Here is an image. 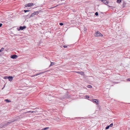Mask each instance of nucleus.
I'll return each instance as SVG.
<instances>
[{
    "instance_id": "obj_7",
    "label": "nucleus",
    "mask_w": 130,
    "mask_h": 130,
    "mask_svg": "<svg viewBox=\"0 0 130 130\" xmlns=\"http://www.w3.org/2000/svg\"><path fill=\"white\" fill-rule=\"evenodd\" d=\"M75 72L77 73L78 74H79L81 75H83L84 74V73L83 72H79V71H75Z\"/></svg>"
},
{
    "instance_id": "obj_21",
    "label": "nucleus",
    "mask_w": 130,
    "mask_h": 130,
    "mask_svg": "<svg viewBox=\"0 0 130 130\" xmlns=\"http://www.w3.org/2000/svg\"><path fill=\"white\" fill-rule=\"evenodd\" d=\"M113 125V124L112 123H111L110 124V125H109V127H112Z\"/></svg>"
},
{
    "instance_id": "obj_11",
    "label": "nucleus",
    "mask_w": 130,
    "mask_h": 130,
    "mask_svg": "<svg viewBox=\"0 0 130 130\" xmlns=\"http://www.w3.org/2000/svg\"><path fill=\"white\" fill-rule=\"evenodd\" d=\"M51 62V64L50 65V66H53L55 64V63L54 62Z\"/></svg>"
},
{
    "instance_id": "obj_17",
    "label": "nucleus",
    "mask_w": 130,
    "mask_h": 130,
    "mask_svg": "<svg viewBox=\"0 0 130 130\" xmlns=\"http://www.w3.org/2000/svg\"><path fill=\"white\" fill-rule=\"evenodd\" d=\"M4 48H2L0 50V52L3 51L4 50Z\"/></svg>"
},
{
    "instance_id": "obj_32",
    "label": "nucleus",
    "mask_w": 130,
    "mask_h": 130,
    "mask_svg": "<svg viewBox=\"0 0 130 130\" xmlns=\"http://www.w3.org/2000/svg\"><path fill=\"white\" fill-rule=\"evenodd\" d=\"M29 14L28 15H27V16H28Z\"/></svg>"
},
{
    "instance_id": "obj_29",
    "label": "nucleus",
    "mask_w": 130,
    "mask_h": 130,
    "mask_svg": "<svg viewBox=\"0 0 130 130\" xmlns=\"http://www.w3.org/2000/svg\"><path fill=\"white\" fill-rule=\"evenodd\" d=\"M51 7V8H50V9H51V8H54V7Z\"/></svg>"
},
{
    "instance_id": "obj_28",
    "label": "nucleus",
    "mask_w": 130,
    "mask_h": 130,
    "mask_svg": "<svg viewBox=\"0 0 130 130\" xmlns=\"http://www.w3.org/2000/svg\"><path fill=\"white\" fill-rule=\"evenodd\" d=\"M87 87L88 88H89V85H88L87 86Z\"/></svg>"
},
{
    "instance_id": "obj_1",
    "label": "nucleus",
    "mask_w": 130,
    "mask_h": 130,
    "mask_svg": "<svg viewBox=\"0 0 130 130\" xmlns=\"http://www.w3.org/2000/svg\"><path fill=\"white\" fill-rule=\"evenodd\" d=\"M91 100H90V101H91L92 102H95L96 103V105H99L98 103L99 101L98 100L95 99H91Z\"/></svg>"
},
{
    "instance_id": "obj_14",
    "label": "nucleus",
    "mask_w": 130,
    "mask_h": 130,
    "mask_svg": "<svg viewBox=\"0 0 130 130\" xmlns=\"http://www.w3.org/2000/svg\"><path fill=\"white\" fill-rule=\"evenodd\" d=\"M24 12L25 13L26 12H29L30 11L29 10H24Z\"/></svg>"
},
{
    "instance_id": "obj_2",
    "label": "nucleus",
    "mask_w": 130,
    "mask_h": 130,
    "mask_svg": "<svg viewBox=\"0 0 130 130\" xmlns=\"http://www.w3.org/2000/svg\"><path fill=\"white\" fill-rule=\"evenodd\" d=\"M95 35H96L97 36H103V35L101 34V33L99 31H97L95 33Z\"/></svg>"
},
{
    "instance_id": "obj_31",
    "label": "nucleus",
    "mask_w": 130,
    "mask_h": 130,
    "mask_svg": "<svg viewBox=\"0 0 130 130\" xmlns=\"http://www.w3.org/2000/svg\"><path fill=\"white\" fill-rule=\"evenodd\" d=\"M33 112V111H32V112Z\"/></svg>"
},
{
    "instance_id": "obj_5",
    "label": "nucleus",
    "mask_w": 130,
    "mask_h": 130,
    "mask_svg": "<svg viewBox=\"0 0 130 130\" xmlns=\"http://www.w3.org/2000/svg\"><path fill=\"white\" fill-rule=\"evenodd\" d=\"M18 57V56L15 55H12L11 56V58L14 59H16L17 57Z\"/></svg>"
},
{
    "instance_id": "obj_15",
    "label": "nucleus",
    "mask_w": 130,
    "mask_h": 130,
    "mask_svg": "<svg viewBox=\"0 0 130 130\" xmlns=\"http://www.w3.org/2000/svg\"><path fill=\"white\" fill-rule=\"evenodd\" d=\"M35 15L38 14L39 13V12L38 11H36L34 12Z\"/></svg>"
},
{
    "instance_id": "obj_8",
    "label": "nucleus",
    "mask_w": 130,
    "mask_h": 130,
    "mask_svg": "<svg viewBox=\"0 0 130 130\" xmlns=\"http://www.w3.org/2000/svg\"><path fill=\"white\" fill-rule=\"evenodd\" d=\"M13 78V77L12 76H9L8 77V79L10 81H11Z\"/></svg>"
},
{
    "instance_id": "obj_27",
    "label": "nucleus",
    "mask_w": 130,
    "mask_h": 130,
    "mask_svg": "<svg viewBox=\"0 0 130 130\" xmlns=\"http://www.w3.org/2000/svg\"><path fill=\"white\" fill-rule=\"evenodd\" d=\"M92 86H91L90 85V89L92 88Z\"/></svg>"
},
{
    "instance_id": "obj_30",
    "label": "nucleus",
    "mask_w": 130,
    "mask_h": 130,
    "mask_svg": "<svg viewBox=\"0 0 130 130\" xmlns=\"http://www.w3.org/2000/svg\"><path fill=\"white\" fill-rule=\"evenodd\" d=\"M86 28H84V30H86Z\"/></svg>"
},
{
    "instance_id": "obj_19",
    "label": "nucleus",
    "mask_w": 130,
    "mask_h": 130,
    "mask_svg": "<svg viewBox=\"0 0 130 130\" xmlns=\"http://www.w3.org/2000/svg\"><path fill=\"white\" fill-rule=\"evenodd\" d=\"M8 77L7 76H5L4 77V78L5 79H8Z\"/></svg>"
},
{
    "instance_id": "obj_23",
    "label": "nucleus",
    "mask_w": 130,
    "mask_h": 130,
    "mask_svg": "<svg viewBox=\"0 0 130 130\" xmlns=\"http://www.w3.org/2000/svg\"><path fill=\"white\" fill-rule=\"evenodd\" d=\"M40 74V73H37V74L34 75V76H37L39 75Z\"/></svg>"
},
{
    "instance_id": "obj_26",
    "label": "nucleus",
    "mask_w": 130,
    "mask_h": 130,
    "mask_svg": "<svg viewBox=\"0 0 130 130\" xmlns=\"http://www.w3.org/2000/svg\"><path fill=\"white\" fill-rule=\"evenodd\" d=\"M2 25V23H0V27H1Z\"/></svg>"
},
{
    "instance_id": "obj_18",
    "label": "nucleus",
    "mask_w": 130,
    "mask_h": 130,
    "mask_svg": "<svg viewBox=\"0 0 130 130\" xmlns=\"http://www.w3.org/2000/svg\"><path fill=\"white\" fill-rule=\"evenodd\" d=\"M109 125L107 126L105 128V129H107L109 128Z\"/></svg>"
},
{
    "instance_id": "obj_24",
    "label": "nucleus",
    "mask_w": 130,
    "mask_h": 130,
    "mask_svg": "<svg viewBox=\"0 0 130 130\" xmlns=\"http://www.w3.org/2000/svg\"><path fill=\"white\" fill-rule=\"evenodd\" d=\"M63 47L64 48H66L67 47V46L66 45H64L63 46Z\"/></svg>"
},
{
    "instance_id": "obj_16",
    "label": "nucleus",
    "mask_w": 130,
    "mask_h": 130,
    "mask_svg": "<svg viewBox=\"0 0 130 130\" xmlns=\"http://www.w3.org/2000/svg\"><path fill=\"white\" fill-rule=\"evenodd\" d=\"M85 98L88 99L89 98V96H88L86 95L85 96Z\"/></svg>"
},
{
    "instance_id": "obj_25",
    "label": "nucleus",
    "mask_w": 130,
    "mask_h": 130,
    "mask_svg": "<svg viewBox=\"0 0 130 130\" xmlns=\"http://www.w3.org/2000/svg\"><path fill=\"white\" fill-rule=\"evenodd\" d=\"M127 80L128 81H130V78L127 79Z\"/></svg>"
},
{
    "instance_id": "obj_4",
    "label": "nucleus",
    "mask_w": 130,
    "mask_h": 130,
    "mask_svg": "<svg viewBox=\"0 0 130 130\" xmlns=\"http://www.w3.org/2000/svg\"><path fill=\"white\" fill-rule=\"evenodd\" d=\"M34 5L33 3H28V4L25 5V7H29Z\"/></svg>"
},
{
    "instance_id": "obj_12",
    "label": "nucleus",
    "mask_w": 130,
    "mask_h": 130,
    "mask_svg": "<svg viewBox=\"0 0 130 130\" xmlns=\"http://www.w3.org/2000/svg\"><path fill=\"white\" fill-rule=\"evenodd\" d=\"M49 128L48 127H45L42 129L41 130H46Z\"/></svg>"
},
{
    "instance_id": "obj_9",
    "label": "nucleus",
    "mask_w": 130,
    "mask_h": 130,
    "mask_svg": "<svg viewBox=\"0 0 130 130\" xmlns=\"http://www.w3.org/2000/svg\"><path fill=\"white\" fill-rule=\"evenodd\" d=\"M4 101L6 103H9L11 102L10 100L8 99L5 100Z\"/></svg>"
},
{
    "instance_id": "obj_10",
    "label": "nucleus",
    "mask_w": 130,
    "mask_h": 130,
    "mask_svg": "<svg viewBox=\"0 0 130 130\" xmlns=\"http://www.w3.org/2000/svg\"><path fill=\"white\" fill-rule=\"evenodd\" d=\"M35 15V13L34 12L33 13H32L31 14V15L29 17V18H30L31 17L34 16Z\"/></svg>"
},
{
    "instance_id": "obj_13",
    "label": "nucleus",
    "mask_w": 130,
    "mask_h": 130,
    "mask_svg": "<svg viewBox=\"0 0 130 130\" xmlns=\"http://www.w3.org/2000/svg\"><path fill=\"white\" fill-rule=\"evenodd\" d=\"M121 0H117V2L118 3H119L121 2Z\"/></svg>"
},
{
    "instance_id": "obj_6",
    "label": "nucleus",
    "mask_w": 130,
    "mask_h": 130,
    "mask_svg": "<svg viewBox=\"0 0 130 130\" xmlns=\"http://www.w3.org/2000/svg\"><path fill=\"white\" fill-rule=\"evenodd\" d=\"M15 120H12L10 122H8L6 124H5V125L3 126H6V125H7L10 124L11 122H14Z\"/></svg>"
},
{
    "instance_id": "obj_3",
    "label": "nucleus",
    "mask_w": 130,
    "mask_h": 130,
    "mask_svg": "<svg viewBox=\"0 0 130 130\" xmlns=\"http://www.w3.org/2000/svg\"><path fill=\"white\" fill-rule=\"evenodd\" d=\"M26 27L25 26H20L19 27V28L18 29V31H20V30H23L26 28Z\"/></svg>"
},
{
    "instance_id": "obj_20",
    "label": "nucleus",
    "mask_w": 130,
    "mask_h": 130,
    "mask_svg": "<svg viewBox=\"0 0 130 130\" xmlns=\"http://www.w3.org/2000/svg\"><path fill=\"white\" fill-rule=\"evenodd\" d=\"M95 14L96 16H98V13L97 12H96Z\"/></svg>"
},
{
    "instance_id": "obj_22",
    "label": "nucleus",
    "mask_w": 130,
    "mask_h": 130,
    "mask_svg": "<svg viewBox=\"0 0 130 130\" xmlns=\"http://www.w3.org/2000/svg\"><path fill=\"white\" fill-rule=\"evenodd\" d=\"M59 25H63V23H59Z\"/></svg>"
}]
</instances>
